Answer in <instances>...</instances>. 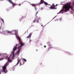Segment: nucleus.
I'll use <instances>...</instances> for the list:
<instances>
[{
	"label": "nucleus",
	"mask_w": 74,
	"mask_h": 74,
	"mask_svg": "<svg viewBox=\"0 0 74 74\" xmlns=\"http://www.w3.org/2000/svg\"><path fill=\"white\" fill-rule=\"evenodd\" d=\"M17 38L19 41V44H16V46H14V48L13 49V53H14L15 51L17 49V47H18V50L17 53L18 55H19V53L20 51L21 50V48L22 47L25 45V43H22V41L21 40V39L19 37H18Z\"/></svg>",
	"instance_id": "obj_1"
},
{
	"label": "nucleus",
	"mask_w": 74,
	"mask_h": 74,
	"mask_svg": "<svg viewBox=\"0 0 74 74\" xmlns=\"http://www.w3.org/2000/svg\"><path fill=\"white\" fill-rule=\"evenodd\" d=\"M70 8L72 10H74L73 8L71 7L70 4H66L63 5L62 9L59 13H58L57 14L62 13V12L63 11L65 12H67V11H69V10Z\"/></svg>",
	"instance_id": "obj_2"
},
{
	"label": "nucleus",
	"mask_w": 74,
	"mask_h": 74,
	"mask_svg": "<svg viewBox=\"0 0 74 74\" xmlns=\"http://www.w3.org/2000/svg\"><path fill=\"white\" fill-rule=\"evenodd\" d=\"M7 66V65L5 64L4 66L2 67L3 70H1L0 71V74H1V72L3 73L4 72L5 73H6L7 72V69H6V67Z\"/></svg>",
	"instance_id": "obj_3"
},
{
	"label": "nucleus",
	"mask_w": 74,
	"mask_h": 74,
	"mask_svg": "<svg viewBox=\"0 0 74 74\" xmlns=\"http://www.w3.org/2000/svg\"><path fill=\"white\" fill-rule=\"evenodd\" d=\"M16 30H13L12 31H6V32L8 33V34H12V33H13L14 32L15 33V35L16 36H17V35L16 34V32H15Z\"/></svg>",
	"instance_id": "obj_4"
},
{
	"label": "nucleus",
	"mask_w": 74,
	"mask_h": 74,
	"mask_svg": "<svg viewBox=\"0 0 74 74\" xmlns=\"http://www.w3.org/2000/svg\"><path fill=\"white\" fill-rule=\"evenodd\" d=\"M44 3L46 5H47L48 4V3L45 2H44V0H40V2L39 3V5H41V4H43Z\"/></svg>",
	"instance_id": "obj_5"
},
{
	"label": "nucleus",
	"mask_w": 74,
	"mask_h": 74,
	"mask_svg": "<svg viewBox=\"0 0 74 74\" xmlns=\"http://www.w3.org/2000/svg\"><path fill=\"white\" fill-rule=\"evenodd\" d=\"M56 6L54 5V3L52 4V5H51L50 7V8L51 10H53V9H56V8H55Z\"/></svg>",
	"instance_id": "obj_6"
},
{
	"label": "nucleus",
	"mask_w": 74,
	"mask_h": 74,
	"mask_svg": "<svg viewBox=\"0 0 74 74\" xmlns=\"http://www.w3.org/2000/svg\"><path fill=\"white\" fill-rule=\"evenodd\" d=\"M9 0V1L10 3H11V4H12V5L13 7H14L15 6V5H16V4H15V3H12V1H11L10 0Z\"/></svg>",
	"instance_id": "obj_7"
},
{
	"label": "nucleus",
	"mask_w": 74,
	"mask_h": 74,
	"mask_svg": "<svg viewBox=\"0 0 74 74\" xmlns=\"http://www.w3.org/2000/svg\"><path fill=\"white\" fill-rule=\"evenodd\" d=\"M32 33H30L29 35V36H28L26 38H30L31 37V36H32Z\"/></svg>",
	"instance_id": "obj_8"
},
{
	"label": "nucleus",
	"mask_w": 74,
	"mask_h": 74,
	"mask_svg": "<svg viewBox=\"0 0 74 74\" xmlns=\"http://www.w3.org/2000/svg\"><path fill=\"white\" fill-rule=\"evenodd\" d=\"M31 5H32L33 7H36L37 5L38 6V5L36 4H31Z\"/></svg>",
	"instance_id": "obj_9"
},
{
	"label": "nucleus",
	"mask_w": 74,
	"mask_h": 74,
	"mask_svg": "<svg viewBox=\"0 0 74 74\" xmlns=\"http://www.w3.org/2000/svg\"><path fill=\"white\" fill-rule=\"evenodd\" d=\"M7 58H8V62H9V63H11V60H10V58L9 57V58H8L7 57L6 59H7Z\"/></svg>",
	"instance_id": "obj_10"
},
{
	"label": "nucleus",
	"mask_w": 74,
	"mask_h": 74,
	"mask_svg": "<svg viewBox=\"0 0 74 74\" xmlns=\"http://www.w3.org/2000/svg\"><path fill=\"white\" fill-rule=\"evenodd\" d=\"M20 61H21V60H19V59H17V63L16 64V65H18V64H19V62H20Z\"/></svg>",
	"instance_id": "obj_11"
},
{
	"label": "nucleus",
	"mask_w": 74,
	"mask_h": 74,
	"mask_svg": "<svg viewBox=\"0 0 74 74\" xmlns=\"http://www.w3.org/2000/svg\"><path fill=\"white\" fill-rule=\"evenodd\" d=\"M52 48V47H49L47 50V51H49V50H50V49H51Z\"/></svg>",
	"instance_id": "obj_12"
},
{
	"label": "nucleus",
	"mask_w": 74,
	"mask_h": 74,
	"mask_svg": "<svg viewBox=\"0 0 74 74\" xmlns=\"http://www.w3.org/2000/svg\"><path fill=\"white\" fill-rule=\"evenodd\" d=\"M3 58H0V60H3Z\"/></svg>",
	"instance_id": "obj_13"
},
{
	"label": "nucleus",
	"mask_w": 74,
	"mask_h": 74,
	"mask_svg": "<svg viewBox=\"0 0 74 74\" xmlns=\"http://www.w3.org/2000/svg\"><path fill=\"white\" fill-rule=\"evenodd\" d=\"M36 19H35L33 21V22H34V23H35V22H36Z\"/></svg>",
	"instance_id": "obj_14"
},
{
	"label": "nucleus",
	"mask_w": 74,
	"mask_h": 74,
	"mask_svg": "<svg viewBox=\"0 0 74 74\" xmlns=\"http://www.w3.org/2000/svg\"><path fill=\"white\" fill-rule=\"evenodd\" d=\"M1 21H2V22H4V20H3V19H2V18H1Z\"/></svg>",
	"instance_id": "obj_15"
},
{
	"label": "nucleus",
	"mask_w": 74,
	"mask_h": 74,
	"mask_svg": "<svg viewBox=\"0 0 74 74\" xmlns=\"http://www.w3.org/2000/svg\"><path fill=\"white\" fill-rule=\"evenodd\" d=\"M5 64H6V65H7V66H8V64H9V63H8L7 62Z\"/></svg>",
	"instance_id": "obj_16"
},
{
	"label": "nucleus",
	"mask_w": 74,
	"mask_h": 74,
	"mask_svg": "<svg viewBox=\"0 0 74 74\" xmlns=\"http://www.w3.org/2000/svg\"><path fill=\"white\" fill-rule=\"evenodd\" d=\"M35 10L36 11L37 10V8H36V7H35Z\"/></svg>",
	"instance_id": "obj_17"
},
{
	"label": "nucleus",
	"mask_w": 74,
	"mask_h": 74,
	"mask_svg": "<svg viewBox=\"0 0 74 74\" xmlns=\"http://www.w3.org/2000/svg\"><path fill=\"white\" fill-rule=\"evenodd\" d=\"M23 60L25 61V62H26V60L25 59H23Z\"/></svg>",
	"instance_id": "obj_18"
},
{
	"label": "nucleus",
	"mask_w": 74,
	"mask_h": 74,
	"mask_svg": "<svg viewBox=\"0 0 74 74\" xmlns=\"http://www.w3.org/2000/svg\"><path fill=\"white\" fill-rule=\"evenodd\" d=\"M38 11L36 13V15H37V14H38Z\"/></svg>",
	"instance_id": "obj_19"
},
{
	"label": "nucleus",
	"mask_w": 74,
	"mask_h": 74,
	"mask_svg": "<svg viewBox=\"0 0 74 74\" xmlns=\"http://www.w3.org/2000/svg\"><path fill=\"white\" fill-rule=\"evenodd\" d=\"M2 55H3L1 54H0V56H2Z\"/></svg>",
	"instance_id": "obj_20"
},
{
	"label": "nucleus",
	"mask_w": 74,
	"mask_h": 74,
	"mask_svg": "<svg viewBox=\"0 0 74 74\" xmlns=\"http://www.w3.org/2000/svg\"><path fill=\"white\" fill-rule=\"evenodd\" d=\"M41 9L42 10H43V8H41Z\"/></svg>",
	"instance_id": "obj_21"
},
{
	"label": "nucleus",
	"mask_w": 74,
	"mask_h": 74,
	"mask_svg": "<svg viewBox=\"0 0 74 74\" xmlns=\"http://www.w3.org/2000/svg\"><path fill=\"white\" fill-rule=\"evenodd\" d=\"M39 22V21H36V23H38Z\"/></svg>",
	"instance_id": "obj_22"
},
{
	"label": "nucleus",
	"mask_w": 74,
	"mask_h": 74,
	"mask_svg": "<svg viewBox=\"0 0 74 74\" xmlns=\"http://www.w3.org/2000/svg\"><path fill=\"white\" fill-rule=\"evenodd\" d=\"M44 47H45V48H46V46H44Z\"/></svg>",
	"instance_id": "obj_23"
},
{
	"label": "nucleus",
	"mask_w": 74,
	"mask_h": 74,
	"mask_svg": "<svg viewBox=\"0 0 74 74\" xmlns=\"http://www.w3.org/2000/svg\"><path fill=\"white\" fill-rule=\"evenodd\" d=\"M21 5V4H19V6H20Z\"/></svg>",
	"instance_id": "obj_24"
},
{
	"label": "nucleus",
	"mask_w": 74,
	"mask_h": 74,
	"mask_svg": "<svg viewBox=\"0 0 74 74\" xmlns=\"http://www.w3.org/2000/svg\"><path fill=\"white\" fill-rule=\"evenodd\" d=\"M42 64V63H40V65H41Z\"/></svg>",
	"instance_id": "obj_25"
},
{
	"label": "nucleus",
	"mask_w": 74,
	"mask_h": 74,
	"mask_svg": "<svg viewBox=\"0 0 74 74\" xmlns=\"http://www.w3.org/2000/svg\"><path fill=\"white\" fill-rule=\"evenodd\" d=\"M58 5V4H57L56 5V6H57Z\"/></svg>",
	"instance_id": "obj_26"
},
{
	"label": "nucleus",
	"mask_w": 74,
	"mask_h": 74,
	"mask_svg": "<svg viewBox=\"0 0 74 74\" xmlns=\"http://www.w3.org/2000/svg\"><path fill=\"white\" fill-rule=\"evenodd\" d=\"M1 1H3V0H1Z\"/></svg>",
	"instance_id": "obj_27"
},
{
	"label": "nucleus",
	"mask_w": 74,
	"mask_h": 74,
	"mask_svg": "<svg viewBox=\"0 0 74 74\" xmlns=\"http://www.w3.org/2000/svg\"><path fill=\"white\" fill-rule=\"evenodd\" d=\"M30 41H31V40L29 42L30 43Z\"/></svg>",
	"instance_id": "obj_28"
},
{
	"label": "nucleus",
	"mask_w": 74,
	"mask_h": 74,
	"mask_svg": "<svg viewBox=\"0 0 74 74\" xmlns=\"http://www.w3.org/2000/svg\"><path fill=\"white\" fill-rule=\"evenodd\" d=\"M36 18H37L38 17H37V16H36Z\"/></svg>",
	"instance_id": "obj_29"
},
{
	"label": "nucleus",
	"mask_w": 74,
	"mask_h": 74,
	"mask_svg": "<svg viewBox=\"0 0 74 74\" xmlns=\"http://www.w3.org/2000/svg\"><path fill=\"white\" fill-rule=\"evenodd\" d=\"M21 64V62H20Z\"/></svg>",
	"instance_id": "obj_30"
},
{
	"label": "nucleus",
	"mask_w": 74,
	"mask_h": 74,
	"mask_svg": "<svg viewBox=\"0 0 74 74\" xmlns=\"http://www.w3.org/2000/svg\"><path fill=\"white\" fill-rule=\"evenodd\" d=\"M69 54H71L70 53H69Z\"/></svg>",
	"instance_id": "obj_31"
}]
</instances>
